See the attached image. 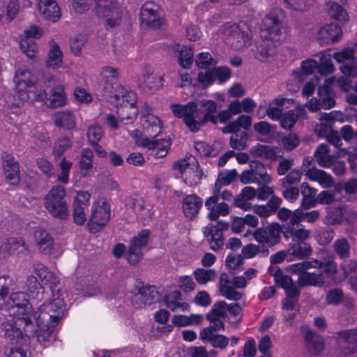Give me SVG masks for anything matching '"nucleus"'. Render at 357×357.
Listing matches in <instances>:
<instances>
[{
	"instance_id": "nucleus-1",
	"label": "nucleus",
	"mask_w": 357,
	"mask_h": 357,
	"mask_svg": "<svg viewBox=\"0 0 357 357\" xmlns=\"http://www.w3.org/2000/svg\"><path fill=\"white\" fill-rule=\"evenodd\" d=\"M259 34L261 42L257 47V57L264 61L274 55L275 48L284 40V24L271 13L263 19Z\"/></svg>"
},
{
	"instance_id": "nucleus-2",
	"label": "nucleus",
	"mask_w": 357,
	"mask_h": 357,
	"mask_svg": "<svg viewBox=\"0 0 357 357\" xmlns=\"http://www.w3.org/2000/svg\"><path fill=\"white\" fill-rule=\"evenodd\" d=\"M13 81L15 83L17 96L22 102H34L35 100L45 98L46 91L35 88V80L29 70L18 69Z\"/></svg>"
},
{
	"instance_id": "nucleus-3",
	"label": "nucleus",
	"mask_w": 357,
	"mask_h": 357,
	"mask_svg": "<svg viewBox=\"0 0 357 357\" xmlns=\"http://www.w3.org/2000/svg\"><path fill=\"white\" fill-rule=\"evenodd\" d=\"M269 273L274 277L276 284L283 288L286 291V298L282 301V309L287 311L298 310V298L300 295V290L297 284L291 278L284 275L283 271L277 266L271 267Z\"/></svg>"
},
{
	"instance_id": "nucleus-4",
	"label": "nucleus",
	"mask_w": 357,
	"mask_h": 357,
	"mask_svg": "<svg viewBox=\"0 0 357 357\" xmlns=\"http://www.w3.org/2000/svg\"><path fill=\"white\" fill-rule=\"evenodd\" d=\"M5 337L12 344H18L24 336L33 335L35 325L31 317H13L2 323Z\"/></svg>"
},
{
	"instance_id": "nucleus-5",
	"label": "nucleus",
	"mask_w": 357,
	"mask_h": 357,
	"mask_svg": "<svg viewBox=\"0 0 357 357\" xmlns=\"http://www.w3.org/2000/svg\"><path fill=\"white\" fill-rule=\"evenodd\" d=\"M66 196V188L61 185H55L45 197V208L54 218L61 220H66L69 215Z\"/></svg>"
},
{
	"instance_id": "nucleus-6",
	"label": "nucleus",
	"mask_w": 357,
	"mask_h": 357,
	"mask_svg": "<svg viewBox=\"0 0 357 357\" xmlns=\"http://www.w3.org/2000/svg\"><path fill=\"white\" fill-rule=\"evenodd\" d=\"M65 305L62 299L54 298L52 301L42 305L38 310L33 314L32 320L36 323H41L45 326H56L63 317Z\"/></svg>"
},
{
	"instance_id": "nucleus-7",
	"label": "nucleus",
	"mask_w": 357,
	"mask_h": 357,
	"mask_svg": "<svg viewBox=\"0 0 357 357\" xmlns=\"http://www.w3.org/2000/svg\"><path fill=\"white\" fill-rule=\"evenodd\" d=\"M110 215V204L105 199H100L94 203L87 223L89 232L96 234L101 230L108 222Z\"/></svg>"
},
{
	"instance_id": "nucleus-8",
	"label": "nucleus",
	"mask_w": 357,
	"mask_h": 357,
	"mask_svg": "<svg viewBox=\"0 0 357 357\" xmlns=\"http://www.w3.org/2000/svg\"><path fill=\"white\" fill-rule=\"evenodd\" d=\"M312 268H324V271L328 276L335 275L337 271V263L334 261V257L332 255H328L321 261L312 259L292 264L290 266L289 270L293 273L298 275L299 277Z\"/></svg>"
},
{
	"instance_id": "nucleus-9",
	"label": "nucleus",
	"mask_w": 357,
	"mask_h": 357,
	"mask_svg": "<svg viewBox=\"0 0 357 357\" xmlns=\"http://www.w3.org/2000/svg\"><path fill=\"white\" fill-rule=\"evenodd\" d=\"M221 31L225 36V42L236 50H240L250 44L251 38L250 31H243L234 23L225 24L222 26Z\"/></svg>"
},
{
	"instance_id": "nucleus-10",
	"label": "nucleus",
	"mask_w": 357,
	"mask_h": 357,
	"mask_svg": "<svg viewBox=\"0 0 357 357\" xmlns=\"http://www.w3.org/2000/svg\"><path fill=\"white\" fill-rule=\"evenodd\" d=\"M282 231L281 226L278 223L273 222L255 229L252 236L259 244L265 245L268 249L280 243Z\"/></svg>"
},
{
	"instance_id": "nucleus-11",
	"label": "nucleus",
	"mask_w": 357,
	"mask_h": 357,
	"mask_svg": "<svg viewBox=\"0 0 357 357\" xmlns=\"http://www.w3.org/2000/svg\"><path fill=\"white\" fill-rule=\"evenodd\" d=\"M149 236L150 231L142 229L132 238L126 252L127 259L130 264L135 265L142 259V249L148 245Z\"/></svg>"
},
{
	"instance_id": "nucleus-12",
	"label": "nucleus",
	"mask_w": 357,
	"mask_h": 357,
	"mask_svg": "<svg viewBox=\"0 0 357 357\" xmlns=\"http://www.w3.org/2000/svg\"><path fill=\"white\" fill-rule=\"evenodd\" d=\"M325 81L326 84L318 89V99L312 98L307 104V107L312 112L318 111L321 108L331 109L335 105L334 94L329 86L333 81L330 79Z\"/></svg>"
},
{
	"instance_id": "nucleus-13",
	"label": "nucleus",
	"mask_w": 357,
	"mask_h": 357,
	"mask_svg": "<svg viewBox=\"0 0 357 357\" xmlns=\"http://www.w3.org/2000/svg\"><path fill=\"white\" fill-rule=\"evenodd\" d=\"M170 109L174 115L178 118H183L184 122L192 132H196L197 124L195 123L198 118V105L195 102H189L186 105L172 104Z\"/></svg>"
},
{
	"instance_id": "nucleus-14",
	"label": "nucleus",
	"mask_w": 357,
	"mask_h": 357,
	"mask_svg": "<svg viewBox=\"0 0 357 357\" xmlns=\"http://www.w3.org/2000/svg\"><path fill=\"white\" fill-rule=\"evenodd\" d=\"M96 13L99 17L106 19L110 28L119 25L121 17L113 0H97Z\"/></svg>"
},
{
	"instance_id": "nucleus-15",
	"label": "nucleus",
	"mask_w": 357,
	"mask_h": 357,
	"mask_svg": "<svg viewBox=\"0 0 357 357\" xmlns=\"http://www.w3.org/2000/svg\"><path fill=\"white\" fill-rule=\"evenodd\" d=\"M333 58L340 63V70L347 77H354L357 74V59L352 49H344L333 54Z\"/></svg>"
},
{
	"instance_id": "nucleus-16",
	"label": "nucleus",
	"mask_w": 357,
	"mask_h": 357,
	"mask_svg": "<svg viewBox=\"0 0 357 357\" xmlns=\"http://www.w3.org/2000/svg\"><path fill=\"white\" fill-rule=\"evenodd\" d=\"M17 308V316L32 318V305L29 303V295L23 291L12 293L8 298V310Z\"/></svg>"
},
{
	"instance_id": "nucleus-17",
	"label": "nucleus",
	"mask_w": 357,
	"mask_h": 357,
	"mask_svg": "<svg viewBox=\"0 0 357 357\" xmlns=\"http://www.w3.org/2000/svg\"><path fill=\"white\" fill-rule=\"evenodd\" d=\"M218 183H215L213 195L205 202V206L209 211L208 217L211 220H215L219 215H226L229 213V206L225 202L218 204L220 199V190L218 189Z\"/></svg>"
},
{
	"instance_id": "nucleus-18",
	"label": "nucleus",
	"mask_w": 357,
	"mask_h": 357,
	"mask_svg": "<svg viewBox=\"0 0 357 357\" xmlns=\"http://www.w3.org/2000/svg\"><path fill=\"white\" fill-rule=\"evenodd\" d=\"M141 21L153 29L160 28L163 20L158 12V6L153 2H146L141 8Z\"/></svg>"
},
{
	"instance_id": "nucleus-19",
	"label": "nucleus",
	"mask_w": 357,
	"mask_h": 357,
	"mask_svg": "<svg viewBox=\"0 0 357 357\" xmlns=\"http://www.w3.org/2000/svg\"><path fill=\"white\" fill-rule=\"evenodd\" d=\"M158 293L154 286H142L133 296L132 302L137 307H143L155 303L158 299Z\"/></svg>"
},
{
	"instance_id": "nucleus-20",
	"label": "nucleus",
	"mask_w": 357,
	"mask_h": 357,
	"mask_svg": "<svg viewBox=\"0 0 357 357\" xmlns=\"http://www.w3.org/2000/svg\"><path fill=\"white\" fill-rule=\"evenodd\" d=\"M35 101H44L49 108H56L63 107L67 103V98L62 84H57L52 87L49 93L46 92V97L43 100H35Z\"/></svg>"
},
{
	"instance_id": "nucleus-21",
	"label": "nucleus",
	"mask_w": 357,
	"mask_h": 357,
	"mask_svg": "<svg viewBox=\"0 0 357 357\" xmlns=\"http://www.w3.org/2000/svg\"><path fill=\"white\" fill-rule=\"evenodd\" d=\"M33 271L45 284L49 285L52 292L59 291V278L53 272L49 271L45 265L39 262L35 263Z\"/></svg>"
},
{
	"instance_id": "nucleus-22",
	"label": "nucleus",
	"mask_w": 357,
	"mask_h": 357,
	"mask_svg": "<svg viewBox=\"0 0 357 357\" xmlns=\"http://www.w3.org/2000/svg\"><path fill=\"white\" fill-rule=\"evenodd\" d=\"M305 176L311 181L317 182L324 188H331L335 185V181L331 174L312 166L305 170Z\"/></svg>"
},
{
	"instance_id": "nucleus-23",
	"label": "nucleus",
	"mask_w": 357,
	"mask_h": 357,
	"mask_svg": "<svg viewBox=\"0 0 357 357\" xmlns=\"http://www.w3.org/2000/svg\"><path fill=\"white\" fill-rule=\"evenodd\" d=\"M342 36V29L337 24H326L321 27L317 33L319 43L328 44L338 41Z\"/></svg>"
},
{
	"instance_id": "nucleus-24",
	"label": "nucleus",
	"mask_w": 357,
	"mask_h": 357,
	"mask_svg": "<svg viewBox=\"0 0 357 357\" xmlns=\"http://www.w3.org/2000/svg\"><path fill=\"white\" fill-rule=\"evenodd\" d=\"M218 287L220 294L228 300L237 301L242 297V294L234 288L232 280L226 273L220 274Z\"/></svg>"
},
{
	"instance_id": "nucleus-25",
	"label": "nucleus",
	"mask_w": 357,
	"mask_h": 357,
	"mask_svg": "<svg viewBox=\"0 0 357 357\" xmlns=\"http://www.w3.org/2000/svg\"><path fill=\"white\" fill-rule=\"evenodd\" d=\"M143 132L145 137L155 138L162 131V123L156 116L147 114L143 115L141 119Z\"/></svg>"
},
{
	"instance_id": "nucleus-26",
	"label": "nucleus",
	"mask_w": 357,
	"mask_h": 357,
	"mask_svg": "<svg viewBox=\"0 0 357 357\" xmlns=\"http://www.w3.org/2000/svg\"><path fill=\"white\" fill-rule=\"evenodd\" d=\"M0 252L4 255L15 253L26 255L29 252V249L22 238H9L0 245Z\"/></svg>"
},
{
	"instance_id": "nucleus-27",
	"label": "nucleus",
	"mask_w": 357,
	"mask_h": 357,
	"mask_svg": "<svg viewBox=\"0 0 357 357\" xmlns=\"http://www.w3.org/2000/svg\"><path fill=\"white\" fill-rule=\"evenodd\" d=\"M337 335L339 344L346 355L357 351V329L340 331Z\"/></svg>"
},
{
	"instance_id": "nucleus-28",
	"label": "nucleus",
	"mask_w": 357,
	"mask_h": 357,
	"mask_svg": "<svg viewBox=\"0 0 357 357\" xmlns=\"http://www.w3.org/2000/svg\"><path fill=\"white\" fill-rule=\"evenodd\" d=\"M33 236L41 252L45 255L52 253L54 248V239L44 229L41 227L36 228Z\"/></svg>"
},
{
	"instance_id": "nucleus-29",
	"label": "nucleus",
	"mask_w": 357,
	"mask_h": 357,
	"mask_svg": "<svg viewBox=\"0 0 357 357\" xmlns=\"http://www.w3.org/2000/svg\"><path fill=\"white\" fill-rule=\"evenodd\" d=\"M204 235L208 238L210 248L217 252L224 245V238L222 233L220 231L218 226L210 224L204 227Z\"/></svg>"
},
{
	"instance_id": "nucleus-30",
	"label": "nucleus",
	"mask_w": 357,
	"mask_h": 357,
	"mask_svg": "<svg viewBox=\"0 0 357 357\" xmlns=\"http://www.w3.org/2000/svg\"><path fill=\"white\" fill-rule=\"evenodd\" d=\"M287 250L289 255V261L292 259H303L312 253L311 245L306 241L292 242L289 243Z\"/></svg>"
},
{
	"instance_id": "nucleus-31",
	"label": "nucleus",
	"mask_w": 357,
	"mask_h": 357,
	"mask_svg": "<svg viewBox=\"0 0 357 357\" xmlns=\"http://www.w3.org/2000/svg\"><path fill=\"white\" fill-rule=\"evenodd\" d=\"M202 206V200L197 195L186 196L183 200V211L185 217L192 219L199 213Z\"/></svg>"
},
{
	"instance_id": "nucleus-32",
	"label": "nucleus",
	"mask_w": 357,
	"mask_h": 357,
	"mask_svg": "<svg viewBox=\"0 0 357 357\" xmlns=\"http://www.w3.org/2000/svg\"><path fill=\"white\" fill-rule=\"evenodd\" d=\"M332 250L335 257H337L340 260L348 259L351 256V245L349 239L344 236L336 238L332 244Z\"/></svg>"
},
{
	"instance_id": "nucleus-33",
	"label": "nucleus",
	"mask_w": 357,
	"mask_h": 357,
	"mask_svg": "<svg viewBox=\"0 0 357 357\" xmlns=\"http://www.w3.org/2000/svg\"><path fill=\"white\" fill-rule=\"evenodd\" d=\"M329 147L326 144H321L316 149L314 157L319 167L329 168L333 165V160L339 157V155L329 154Z\"/></svg>"
},
{
	"instance_id": "nucleus-34",
	"label": "nucleus",
	"mask_w": 357,
	"mask_h": 357,
	"mask_svg": "<svg viewBox=\"0 0 357 357\" xmlns=\"http://www.w3.org/2000/svg\"><path fill=\"white\" fill-rule=\"evenodd\" d=\"M305 346L308 351L313 355H318L324 348V340L322 336L311 330L305 333Z\"/></svg>"
},
{
	"instance_id": "nucleus-35",
	"label": "nucleus",
	"mask_w": 357,
	"mask_h": 357,
	"mask_svg": "<svg viewBox=\"0 0 357 357\" xmlns=\"http://www.w3.org/2000/svg\"><path fill=\"white\" fill-rule=\"evenodd\" d=\"M38 9L50 21L56 22L60 17V9L55 0H40Z\"/></svg>"
},
{
	"instance_id": "nucleus-36",
	"label": "nucleus",
	"mask_w": 357,
	"mask_h": 357,
	"mask_svg": "<svg viewBox=\"0 0 357 357\" xmlns=\"http://www.w3.org/2000/svg\"><path fill=\"white\" fill-rule=\"evenodd\" d=\"M165 305L170 310L175 312L180 310L182 312H188L190 305L183 301L182 294L178 291H173L165 298Z\"/></svg>"
},
{
	"instance_id": "nucleus-37",
	"label": "nucleus",
	"mask_w": 357,
	"mask_h": 357,
	"mask_svg": "<svg viewBox=\"0 0 357 357\" xmlns=\"http://www.w3.org/2000/svg\"><path fill=\"white\" fill-rule=\"evenodd\" d=\"M325 282V278L321 271L303 273L298 279V287L307 286L321 287Z\"/></svg>"
},
{
	"instance_id": "nucleus-38",
	"label": "nucleus",
	"mask_w": 357,
	"mask_h": 357,
	"mask_svg": "<svg viewBox=\"0 0 357 357\" xmlns=\"http://www.w3.org/2000/svg\"><path fill=\"white\" fill-rule=\"evenodd\" d=\"M200 338L208 341L214 348L224 349L229 344V338L223 335L213 334L210 329L204 328L200 332Z\"/></svg>"
},
{
	"instance_id": "nucleus-39",
	"label": "nucleus",
	"mask_w": 357,
	"mask_h": 357,
	"mask_svg": "<svg viewBox=\"0 0 357 357\" xmlns=\"http://www.w3.org/2000/svg\"><path fill=\"white\" fill-rule=\"evenodd\" d=\"M319 119L321 123L316 126L315 130L319 136L326 137L333 131L332 125L335 120L334 112H331L330 113L320 114Z\"/></svg>"
},
{
	"instance_id": "nucleus-40",
	"label": "nucleus",
	"mask_w": 357,
	"mask_h": 357,
	"mask_svg": "<svg viewBox=\"0 0 357 357\" xmlns=\"http://www.w3.org/2000/svg\"><path fill=\"white\" fill-rule=\"evenodd\" d=\"M53 117L54 123L57 127L72 129L75 126V116L71 111L56 112Z\"/></svg>"
},
{
	"instance_id": "nucleus-41",
	"label": "nucleus",
	"mask_w": 357,
	"mask_h": 357,
	"mask_svg": "<svg viewBox=\"0 0 357 357\" xmlns=\"http://www.w3.org/2000/svg\"><path fill=\"white\" fill-rule=\"evenodd\" d=\"M250 168L253 172L258 184H269L271 183L272 177L268 174L263 163L258 160H252L250 162Z\"/></svg>"
},
{
	"instance_id": "nucleus-42",
	"label": "nucleus",
	"mask_w": 357,
	"mask_h": 357,
	"mask_svg": "<svg viewBox=\"0 0 357 357\" xmlns=\"http://www.w3.org/2000/svg\"><path fill=\"white\" fill-rule=\"evenodd\" d=\"M15 283L11 277H0V310H8V294Z\"/></svg>"
},
{
	"instance_id": "nucleus-43",
	"label": "nucleus",
	"mask_w": 357,
	"mask_h": 357,
	"mask_svg": "<svg viewBox=\"0 0 357 357\" xmlns=\"http://www.w3.org/2000/svg\"><path fill=\"white\" fill-rule=\"evenodd\" d=\"M249 151L253 157L266 160H276L279 158L276 149L268 145L257 144L252 146Z\"/></svg>"
},
{
	"instance_id": "nucleus-44",
	"label": "nucleus",
	"mask_w": 357,
	"mask_h": 357,
	"mask_svg": "<svg viewBox=\"0 0 357 357\" xmlns=\"http://www.w3.org/2000/svg\"><path fill=\"white\" fill-rule=\"evenodd\" d=\"M24 286L33 298L39 301L43 299L44 289L36 277L33 275H27Z\"/></svg>"
},
{
	"instance_id": "nucleus-45",
	"label": "nucleus",
	"mask_w": 357,
	"mask_h": 357,
	"mask_svg": "<svg viewBox=\"0 0 357 357\" xmlns=\"http://www.w3.org/2000/svg\"><path fill=\"white\" fill-rule=\"evenodd\" d=\"M117 114L121 122L129 124L135 120L138 114V109L136 105H121L117 106Z\"/></svg>"
},
{
	"instance_id": "nucleus-46",
	"label": "nucleus",
	"mask_w": 357,
	"mask_h": 357,
	"mask_svg": "<svg viewBox=\"0 0 357 357\" xmlns=\"http://www.w3.org/2000/svg\"><path fill=\"white\" fill-rule=\"evenodd\" d=\"M310 231L305 229L303 225L296 227H290L283 231L284 237L287 239L292 238V242L306 241L310 237Z\"/></svg>"
},
{
	"instance_id": "nucleus-47",
	"label": "nucleus",
	"mask_w": 357,
	"mask_h": 357,
	"mask_svg": "<svg viewBox=\"0 0 357 357\" xmlns=\"http://www.w3.org/2000/svg\"><path fill=\"white\" fill-rule=\"evenodd\" d=\"M37 329L35 328V332L32 337L35 335L38 342L40 344L49 342L54 340V327L55 326H45L41 323H36Z\"/></svg>"
},
{
	"instance_id": "nucleus-48",
	"label": "nucleus",
	"mask_w": 357,
	"mask_h": 357,
	"mask_svg": "<svg viewBox=\"0 0 357 357\" xmlns=\"http://www.w3.org/2000/svg\"><path fill=\"white\" fill-rule=\"evenodd\" d=\"M93 153L90 149H84L81 153V158L79 162L81 174L83 177L89 175L90 172L93 169Z\"/></svg>"
},
{
	"instance_id": "nucleus-49",
	"label": "nucleus",
	"mask_w": 357,
	"mask_h": 357,
	"mask_svg": "<svg viewBox=\"0 0 357 357\" xmlns=\"http://www.w3.org/2000/svg\"><path fill=\"white\" fill-rule=\"evenodd\" d=\"M195 280L199 284H206L208 282H215L218 278V273L213 268H197L193 272Z\"/></svg>"
},
{
	"instance_id": "nucleus-50",
	"label": "nucleus",
	"mask_w": 357,
	"mask_h": 357,
	"mask_svg": "<svg viewBox=\"0 0 357 357\" xmlns=\"http://www.w3.org/2000/svg\"><path fill=\"white\" fill-rule=\"evenodd\" d=\"M326 10L333 19L342 22L349 21V15L346 10L338 3L329 1L326 4Z\"/></svg>"
},
{
	"instance_id": "nucleus-51",
	"label": "nucleus",
	"mask_w": 357,
	"mask_h": 357,
	"mask_svg": "<svg viewBox=\"0 0 357 357\" xmlns=\"http://www.w3.org/2000/svg\"><path fill=\"white\" fill-rule=\"evenodd\" d=\"M242 255L247 259H251L259 255L266 257L269 255V250L265 245L250 243L242 248Z\"/></svg>"
},
{
	"instance_id": "nucleus-52",
	"label": "nucleus",
	"mask_w": 357,
	"mask_h": 357,
	"mask_svg": "<svg viewBox=\"0 0 357 357\" xmlns=\"http://www.w3.org/2000/svg\"><path fill=\"white\" fill-rule=\"evenodd\" d=\"M334 236L335 231L332 228L321 227L315 231V239L320 245H328Z\"/></svg>"
},
{
	"instance_id": "nucleus-53",
	"label": "nucleus",
	"mask_w": 357,
	"mask_h": 357,
	"mask_svg": "<svg viewBox=\"0 0 357 357\" xmlns=\"http://www.w3.org/2000/svg\"><path fill=\"white\" fill-rule=\"evenodd\" d=\"M118 93H119V100H116V103L120 105H136L137 95L132 91H127L121 86H118Z\"/></svg>"
},
{
	"instance_id": "nucleus-54",
	"label": "nucleus",
	"mask_w": 357,
	"mask_h": 357,
	"mask_svg": "<svg viewBox=\"0 0 357 357\" xmlns=\"http://www.w3.org/2000/svg\"><path fill=\"white\" fill-rule=\"evenodd\" d=\"M47 64L53 68H59L62 64V53L56 44H53L51 47Z\"/></svg>"
},
{
	"instance_id": "nucleus-55",
	"label": "nucleus",
	"mask_w": 357,
	"mask_h": 357,
	"mask_svg": "<svg viewBox=\"0 0 357 357\" xmlns=\"http://www.w3.org/2000/svg\"><path fill=\"white\" fill-rule=\"evenodd\" d=\"M227 306V304L224 301L216 302L213 305L211 311L206 314V319L208 321H214L217 318L224 317L225 316Z\"/></svg>"
},
{
	"instance_id": "nucleus-56",
	"label": "nucleus",
	"mask_w": 357,
	"mask_h": 357,
	"mask_svg": "<svg viewBox=\"0 0 357 357\" xmlns=\"http://www.w3.org/2000/svg\"><path fill=\"white\" fill-rule=\"evenodd\" d=\"M302 175V172L299 170H291L283 178L280 180L282 187L287 188L299 183L301 181Z\"/></svg>"
},
{
	"instance_id": "nucleus-57",
	"label": "nucleus",
	"mask_w": 357,
	"mask_h": 357,
	"mask_svg": "<svg viewBox=\"0 0 357 357\" xmlns=\"http://www.w3.org/2000/svg\"><path fill=\"white\" fill-rule=\"evenodd\" d=\"M344 294L340 288H334L327 291L326 295V302L328 304L339 305L343 302Z\"/></svg>"
},
{
	"instance_id": "nucleus-58",
	"label": "nucleus",
	"mask_w": 357,
	"mask_h": 357,
	"mask_svg": "<svg viewBox=\"0 0 357 357\" xmlns=\"http://www.w3.org/2000/svg\"><path fill=\"white\" fill-rule=\"evenodd\" d=\"M87 40V36L84 34L75 36L70 40V50L75 56H79L81 54L82 47L85 45Z\"/></svg>"
},
{
	"instance_id": "nucleus-59",
	"label": "nucleus",
	"mask_w": 357,
	"mask_h": 357,
	"mask_svg": "<svg viewBox=\"0 0 357 357\" xmlns=\"http://www.w3.org/2000/svg\"><path fill=\"white\" fill-rule=\"evenodd\" d=\"M73 163L63 158L59 163L61 174L57 176L56 181L62 183H68L69 181V172L72 168Z\"/></svg>"
},
{
	"instance_id": "nucleus-60",
	"label": "nucleus",
	"mask_w": 357,
	"mask_h": 357,
	"mask_svg": "<svg viewBox=\"0 0 357 357\" xmlns=\"http://www.w3.org/2000/svg\"><path fill=\"white\" fill-rule=\"evenodd\" d=\"M334 67L331 59L328 54H321L320 56V63L318 64V73L321 75H326L333 72Z\"/></svg>"
},
{
	"instance_id": "nucleus-61",
	"label": "nucleus",
	"mask_w": 357,
	"mask_h": 357,
	"mask_svg": "<svg viewBox=\"0 0 357 357\" xmlns=\"http://www.w3.org/2000/svg\"><path fill=\"white\" fill-rule=\"evenodd\" d=\"M195 61L199 69H212L215 65L212 56L208 52L200 53Z\"/></svg>"
},
{
	"instance_id": "nucleus-62",
	"label": "nucleus",
	"mask_w": 357,
	"mask_h": 357,
	"mask_svg": "<svg viewBox=\"0 0 357 357\" xmlns=\"http://www.w3.org/2000/svg\"><path fill=\"white\" fill-rule=\"evenodd\" d=\"M247 133L244 131L235 132L230 137V146L233 149L243 150L246 147Z\"/></svg>"
},
{
	"instance_id": "nucleus-63",
	"label": "nucleus",
	"mask_w": 357,
	"mask_h": 357,
	"mask_svg": "<svg viewBox=\"0 0 357 357\" xmlns=\"http://www.w3.org/2000/svg\"><path fill=\"white\" fill-rule=\"evenodd\" d=\"M72 145L70 139L67 137L59 138L54 146V155L55 158H60L64 152Z\"/></svg>"
},
{
	"instance_id": "nucleus-64",
	"label": "nucleus",
	"mask_w": 357,
	"mask_h": 357,
	"mask_svg": "<svg viewBox=\"0 0 357 357\" xmlns=\"http://www.w3.org/2000/svg\"><path fill=\"white\" fill-rule=\"evenodd\" d=\"M342 261L340 268L344 278H349V275L357 273V261L356 259L349 258Z\"/></svg>"
}]
</instances>
